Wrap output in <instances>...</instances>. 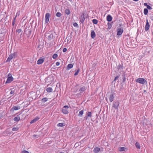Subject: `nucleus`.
I'll list each match as a JSON object with an SVG mask.
<instances>
[{
    "label": "nucleus",
    "mask_w": 153,
    "mask_h": 153,
    "mask_svg": "<svg viewBox=\"0 0 153 153\" xmlns=\"http://www.w3.org/2000/svg\"><path fill=\"white\" fill-rule=\"evenodd\" d=\"M79 71H80V69L79 68L78 69L77 71L75 72V73L74 74V75L75 76L77 75Z\"/></svg>",
    "instance_id": "72a5a7b5"
},
{
    "label": "nucleus",
    "mask_w": 153,
    "mask_h": 153,
    "mask_svg": "<svg viewBox=\"0 0 153 153\" xmlns=\"http://www.w3.org/2000/svg\"><path fill=\"white\" fill-rule=\"evenodd\" d=\"M20 108V106H14L11 109L12 110H17L19 109Z\"/></svg>",
    "instance_id": "a211bd4d"
},
{
    "label": "nucleus",
    "mask_w": 153,
    "mask_h": 153,
    "mask_svg": "<svg viewBox=\"0 0 153 153\" xmlns=\"http://www.w3.org/2000/svg\"><path fill=\"white\" fill-rule=\"evenodd\" d=\"M21 153H29V152L27 151L24 150L22 151Z\"/></svg>",
    "instance_id": "37998d69"
},
{
    "label": "nucleus",
    "mask_w": 153,
    "mask_h": 153,
    "mask_svg": "<svg viewBox=\"0 0 153 153\" xmlns=\"http://www.w3.org/2000/svg\"><path fill=\"white\" fill-rule=\"evenodd\" d=\"M8 76V77L6 82V83H10L13 80V78L12 77V75L11 74L9 73Z\"/></svg>",
    "instance_id": "7ed1b4c3"
},
{
    "label": "nucleus",
    "mask_w": 153,
    "mask_h": 153,
    "mask_svg": "<svg viewBox=\"0 0 153 153\" xmlns=\"http://www.w3.org/2000/svg\"><path fill=\"white\" fill-rule=\"evenodd\" d=\"M135 81L141 84L147 83V81L143 78H139L135 79Z\"/></svg>",
    "instance_id": "f257e3e1"
},
{
    "label": "nucleus",
    "mask_w": 153,
    "mask_h": 153,
    "mask_svg": "<svg viewBox=\"0 0 153 153\" xmlns=\"http://www.w3.org/2000/svg\"><path fill=\"white\" fill-rule=\"evenodd\" d=\"M122 79H123V82H124L126 81V77H127V74L126 73H124L123 74H122Z\"/></svg>",
    "instance_id": "1a4fd4ad"
},
{
    "label": "nucleus",
    "mask_w": 153,
    "mask_h": 153,
    "mask_svg": "<svg viewBox=\"0 0 153 153\" xmlns=\"http://www.w3.org/2000/svg\"><path fill=\"white\" fill-rule=\"evenodd\" d=\"M13 56L12 54H11L9 55V56L6 61V62H10L13 58Z\"/></svg>",
    "instance_id": "9b49d317"
},
{
    "label": "nucleus",
    "mask_w": 153,
    "mask_h": 153,
    "mask_svg": "<svg viewBox=\"0 0 153 153\" xmlns=\"http://www.w3.org/2000/svg\"><path fill=\"white\" fill-rule=\"evenodd\" d=\"M85 17L81 15L79 18L80 21L81 23L83 24L84 23V21L85 19Z\"/></svg>",
    "instance_id": "9d476101"
},
{
    "label": "nucleus",
    "mask_w": 153,
    "mask_h": 153,
    "mask_svg": "<svg viewBox=\"0 0 153 153\" xmlns=\"http://www.w3.org/2000/svg\"><path fill=\"white\" fill-rule=\"evenodd\" d=\"M22 31V30L20 29H17L16 30V32L18 33H20Z\"/></svg>",
    "instance_id": "a19ab883"
},
{
    "label": "nucleus",
    "mask_w": 153,
    "mask_h": 153,
    "mask_svg": "<svg viewBox=\"0 0 153 153\" xmlns=\"http://www.w3.org/2000/svg\"><path fill=\"white\" fill-rule=\"evenodd\" d=\"M100 150V148L98 147H96L94 149L93 151L95 153H97L99 152Z\"/></svg>",
    "instance_id": "4468645a"
},
{
    "label": "nucleus",
    "mask_w": 153,
    "mask_h": 153,
    "mask_svg": "<svg viewBox=\"0 0 153 153\" xmlns=\"http://www.w3.org/2000/svg\"><path fill=\"white\" fill-rule=\"evenodd\" d=\"M83 114V110H81L79 111V113L78 114V116L79 117H81Z\"/></svg>",
    "instance_id": "c85d7f7f"
},
{
    "label": "nucleus",
    "mask_w": 153,
    "mask_h": 153,
    "mask_svg": "<svg viewBox=\"0 0 153 153\" xmlns=\"http://www.w3.org/2000/svg\"><path fill=\"white\" fill-rule=\"evenodd\" d=\"M115 94L114 93L111 92L110 93H108V98L109 99V101L111 102H112L114 100Z\"/></svg>",
    "instance_id": "f03ea898"
},
{
    "label": "nucleus",
    "mask_w": 153,
    "mask_h": 153,
    "mask_svg": "<svg viewBox=\"0 0 153 153\" xmlns=\"http://www.w3.org/2000/svg\"><path fill=\"white\" fill-rule=\"evenodd\" d=\"M105 100H106V101H108V98L106 97H105Z\"/></svg>",
    "instance_id": "13d9d810"
},
{
    "label": "nucleus",
    "mask_w": 153,
    "mask_h": 153,
    "mask_svg": "<svg viewBox=\"0 0 153 153\" xmlns=\"http://www.w3.org/2000/svg\"><path fill=\"white\" fill-rule=\"evenodd\" d=\"M61 13L60 12H57L56 14V16L58 17H60L62 16Z\"/></svg>",
    "instance_id": "2f4dec72"
},
{
    "label": "nucleus",
    "mask_w": 153,
    "mask_h": 153,
    "mask_svg": "<svg viewBox=\"0 0 153 153\" xmlns=\"http://www.w3.org/2000/svg\"><path fill=\"white\" fill-rule=\"evenodd\" d=\"M86 89V88L85 86H83L82 87L80 88L79 90V91L81 92H83Z\"/></svg>",
    "instance_id": "b1692460"
},
{
    "label": "nucleus",
    "mask_w": 153,
    "mask_h": 153,
    "mask_svg": "<svg viewBox=\"0 0 153 153\" xmlns=\"http://www.w3.org/2000/svg\"><path fill=\"white\" fill-rule=\"evenodd\" d=\"M119 149V151L120 152L126 151L127 149L125 147H120Z\"/></svg>",
    "instance_id": "dca6fc26"
},
{
    "label": "nucleus",
    "mask_w": 153,
    "mask_h": 153,
    "mask_svg": "<svg viewBox=\"0 0 153 153\" xmlns=\"http://www.w3.org/2000/svg\"><path fill=\"white\" fill-rule=\"evenodd\" d=\"M50 17L51 15L49 13H47L46 14L45 19V22L46 23H48L49 22Z\"/></svg>",
    "instance_id": "39448f33"
},
{
    "label": "nucleus",
    "mask_w": 153,
    "mask_h": 153,
    "mask_svg": "<svg viewBox=\"0 0 153 153\" xmlns=\"http://www.w3.org/2000/svg\"><path fill=\"white\" fill-rule=\"evenodd\" d=\"M82 16H83L85 18H87L86 14L84 12H82Z\"/></svg>",
    "instance_id": "58836bf2"
},
{
    "label": "nucleus",
    "mask_w": 153,
    "mask_h": 153,
    "mask_svg": "<svg viewBox=\"0 0 153 153\" xmlns=\"http://www.w3.org/2000/svg\"><path fill=\"white\" fill-rule=\"evenodd\" d=\"M119 105V102L118 101L114 102L113 103L112 107L117 110Z\"/></svg>",
    "instance_id": "423d86ee"
},
{
    "label": "nucleus",
    "mask_w": 153,
    "mask_h": 153,
    "mask_svg": "<svg viewBox=\"0 0 153 153\" xmlns=\"http://www.w3.org/2000/svg\"><path fill=\"white\" fill-rule=\"evenodd\" d=\"M37 136V135L36 134H34L33 135V136L34 137H36Z\"/></svg>",
    "instance_id": "5fc2aeb1"
},
{
    "label": "nucleus",
    "mask_w": 153,
    "mask_h": 153,
    "mask_svg": "<svg viewBox=\"0 0 153 153\" xmlns=\"http://www.w3.org/2000/svg\"><path fill=\"white\" fill-rule=\"evenodd\" d=\"M135 145L137 149H140V146L139 143L138 142H136L135 143Z\"/></svg>",
    "instance_id": "5701e85b"
},
{
    "label": "nucleus",
    "mask_w": 153,
    "mask_h": 153,
    "mask_svg": "<svg viewBox=\"0 0 153 153\" xmlns=\"http://www.w3.org/2000/svg\"><path fill=\"white\" fill-rule=\"evenodd\" d=\"M150 27V25L149 24V23L148 22V20L147 19L146 20V24L145 25V31H147L148 30L149 28Z\"/></svg>",
    "instance_id": "6e6552de"
},
{
    "label": "nucleus",
    "mask_w": 153,
    "mask_h": 153,
    "mask_svg": "<svg viewBox=\"0 0 153 153\" xmlns=\"http://www.w3.org/2000/svg\"><path fill=\"white\" fill-rule=\"evenodd\" d=\"M123 32V30L122 28H117V35L118 36L121 35Z\"/></svg>",
    "instance_id": "0eeeda50"
},
{
    "label": "nucleus",
    "mask_w": 153,
    "mask_h": 153,
    "mask_svg": "<svg viewBox=\"0 0 153 153\" xmlns=\"http://www.w3.org/2000/svg\"><path fill=\"white\" fill-rule=\"evenodd\" d=\"M67 48H64L63 49L62 51L63 52H65L67 51Z\"/></svg>",
    "instance_id": "a18cd8bd"
},
{
    "label": "nucleus",
    "mask_w": 153,
    "mask_h": 153,
    "mask_svg": "<svg viewBox=\"0 0 153 153\" xmlns=\"http://www.w3.org/2000/svg\"><path fill=\"white\" fill-rule=\"evenodd\" d=\"M73 64H68V65L67 67V70H69L71 68H73Z\"/></svg>",
    "instance_id": "6ab92c4d"
},
{
    "label": "nucleus",
    "mask_w": 153,
    "mask_h": 153,
    "mask_svg": "<svg viewBox=\"0 0 153 153\" xmlns=\"http://www.w3.org/2000/svg\"><path fill=\"white\" fill-rule=\"evenodd\" d=\"M107 25L108 28L109 29H110L112 26L111 24L108 22L107 23Z\"/></svg>",
    "instance_id": "c9c22d12"
},
{
    "label": "nucleus",
    "mask_w": 153,
    "mask_h": 153,
    "mask_svg": "<svg viewBox=\"0 0 153 153\" xmlns=\"http://www.w3.org/2000/svg\"><path fill=\"white\" fill-rule=\"evenodd\" d=\"M144 15H146L148 13V10L146 8H145L144 9Z\"/></svg>",
    "instance_id": "cd10ccee"
},
{
    "label": "nucleus",
    "mask_w": 153,
    "mask_h": 153,
    "mask_svg": "<svg viewBox=\"0 0 153 153\" xmlns=\"http://www.w3.org/2000/svg\"><path fill=\"white\" fill-rule=\"evenodd\" d=\"M120 68H121V65L119 64V65H118L117 66V68L119 70Z\"/></svg>",
    "instance_id": "79ce46f5"
},
{
    "label": "nucleus",
    "mask_w": 153,
    "mask_h": 153,
    "mask_svg": "<svg viewBox=\"0 0 153 153\" xmlns=\"http://www.w3.org/2000/svg\"><path fill=\"white\" fill-rule=\"evenodd\" d=\"M16 16L14 18V19H13V21H14V20H15L16 21Z\"/></svg>",
    "instance_id": "4d7b16f0"
},
{
    "label": "nucleus",
    "mask_w": 153,
    "mask_h": 153,
    "mask_svg": "<svg viewBox=\"0 0 153 153\" xmlns=\"http://www.w3.org/2000/svg\"><path fill=\"white\" fill-rule=\"evenodd\" d=\"M3 33V30H0V34H2Z\"/></svg>",
    "instance_id": "8fccbe9b"
},
{
    "label": "nucleus",
    "mask_w": 153,
    "mask_h": 153,
    "mask_svg": "<svg viewBox=\"0 0 153 153\" xmlns=\"http://www.w3.org/2000/svg\"><path fill=\"white\" fill-rule=\"evenodd\" d=\"M73 25L74 26L76 27H79V26H78V24L76 22L74 23L73 24Z\"/></svg>",
    "instance_id": "ea45409f"
},
{
    "label": "nucleus",
    "mask_w": 153,
    "mask_h": 153,
    "mask_svg": "<svg viewBox=\"0 0 153 153\" xmlns=\"http://www.w3.org/2000/svg\"><path fill=\"white\" fill-rule=\"evenodd\" d=\"M60 64V63L59 62H57L56 63V66H59Z\"/></svg>",
    "instance_id": "09e8293b"
},
{
    "label": "nucleus",
    "mask_w": 153,
    "mask_h": 153,
    "mask_svg": "<svg viewBox=\"0 0 153 153\" xmlns=\"http://www.w3.org/2000/svg\"><path fill=\"white\" fill-rule=\"evenodd\" d=\"M146 92V91L144 90V92Z\"/></svg>",
    "instance_id": "e2e57ef3"
},
{
    "label": "nucleus",
    "mask_w": 153,
    "mask_h": 153,
    "mask_svg": "<svg viewBox=\"0 0 153 153\" xmlns=\"http://www.w3.org/2000/svg\"><path fill=\"white\" fill-rule=\"evenodd\" d=\"M31 30H29L28 31V33L30 35L31 33Z\"/></svg>",
    "instance_id": "603ef678"
},
{
    "label": "nucleus",
    "mask_w": 153,
    "mask_h": 153,
    "mask_svg": "<svg viewBox=\"0 0 153 153\" xmlns=\"http://www.w3.org/2000/svg\"><path fill=\"white\" fill-rule=\"evenodd\" d=\"M19 13H18V12H17L16 13V17L17 16H19Z\"/></svg>",
    "instance_id": "864d4df0"
},
{
    "label": "nucleus",
    "mask_w": 153,
    "mask_h": 153,
    "mask_svg": "<svg viewBox=\"0 0 153 153\" xmlns=\"http://www.w3.org/2000/svg\"><path fill=\"white\" fill-rule=\"evenodd\" d=\"M14 92H15L14 91L12 90L10 92V94H13L14 93Z\"/></svg>",
    "instance_id": "49530a36"
},
{
    "label": "nucleus",
    "mask_w": 153,
    "mask_h": 153,
    "mask_svg": "<svg viewBox=\"0 0 153 153\" xmlns=\"http://www.w3.org/2000/svg\"><path fill=\"white\" fill-rule=\"evenodd\" d=\"M44 61V59H39L37 62V64L38 65H40Z\"/></svg>",
    "instance_id": "f8f14e48"
},
{
    "label": "nucleus",
    "mask_w": 153,
    "mask_h": 153,
    "mask_svg": "<svg viewBox=\"0 0 153 153\" xmlns=\"http://www.w3.org/2000/svg\"><path fill=\"white\" fill-rule=\"evenodd\" d=\"M147 9H148L149 10H152V7L151 6H150L149 5H148L147 7Z\"/></svg>",
    "instance_id": "c03bdc74"
},
{
    "label": "nucleus",
    "mask_w": 153,
    "mask_h": 153,
    "mask_svg": "<svg viewBox=\"0 0 153 153\" xmlns=\"http://www.w3.org/2000/svg\"><path fill=\"white\" fill-rule=\"evenodd\" d=\"M65 125L64 123H60L57 124V126L59 127H63Z\"/></svg>",
    "instance_id": "a878e982"
},
{
    "label": "nucleus",
    "mask_w": 153,
    "mask_h": 153,
    "mask_svg": "<svg viewBox=\"0 0 153 153\" xmlns=\"http://www.w3.org/2000/svg\"><path fill=\"white\" fill-rule=\"evenodd\" d=\"M58 55L56 53L54 54L52 56L53 58L54 59H56Z\"/></svg>",
    "instance_id": "c756f323"
},
{
    "label": "nucleus",
    "mask_w": 153,
    "mask_h": 153,
    "mask_svg": "<svg viewBox=\"0 0 153 153\" xmlns=\"http://www.w3.org/2000/svg\"><path fill=\"white\" fill-rule=\"evenodd\" d=\"M133 0L134 1H138L139 0Z\"/></svg>",
    "instance_id": "bf43d9fd"
},
{
    "label": "nucleus",
    "mask_w": 153,
    "mask_h": 153,
    "mask_svg": "<svg viewBox=\"0 0 153 153\" xmlns=\"http://www.w3.org/2000/svg\"><path fill=\"white\" fill-rule=\"evenodd\" d=\"M87 115L88 117L91 116V112H87Z\"/></svg>",
    "instance_id": "e433bc0d"
},
{
    "label": "nucleus",
    "mask_w": 153,
    "mask_h": 153,
    "mask_svg": "<svg viewBox=\"0 0 153 153\" xmlns=\"http://www.w3.org/2000/svg\"><path fill=\"white\" fill-rule=\"evenodd\" d=\"M120 76V75L118 74V75H117L116 76H115L114 81L117 80L118 79V78H119Z\"/></svg>",
    "instance_id": "f704fd0d"
},
{
    "label": "nucleus",
    "mask_w": 153,
    "mask_h": 153,
    "mask_svg": "<svg viewBox=\"0 0 153 153\" xmlns=\"http://www.w3.org/2000/svg\"><path fill=\"white\" fill-rule=\"evenodd\" d=\"M15 22H16V21L15 20L13 21V22H12V25L13 26L14 25Z\"/></svg>",
    "instance_id": "de8ad7c7"
},
{
    "label": "nucleus",
    "mask_w": 153,
    "mask_h": 153,
    "mask_svg": "<svg viewBox=\"0 0 153 153\" xmlns=\"http://www.w3.org/2000/svg\"><path fill=\"white\" fill-rule=\"evenodd\" d=\"M48 39L49 40H51L53 38V35L52 34H50L48 36Z\"/></svg>",
    "instance_id": "393cba45"
},
{
    "label": "nucleus",
    "mask_w": 153,
    "mask_h": 153,
    "mask_svg": "<svg viewBox=\"0 0 153 153\" xmlns=\"http://www.w3.org/2000/svg\"><path fill=\"white\" fill-rule=\"evenodd\" d=\"M92 22L94 24H97L98 23V21L96 19H93L92 20Z\"/></svg>",
    "instance_id": "bb28decb"
},
{
    "label": "nucleus",
    "mask_w": 153,
    "mask_h": 153,
    "mask_svg": "<svg viewBox=\"0 0 153 153\" xmlns=\"http://www.w3.org/2000/svg\"><path fill=\"white\" fill-rule=\"evenodd\" d=\"M19 129L18 127H13L12 128V130L13 131H17Z\"/></svg>",
    "instance_id": "473e14b6"
},
{
    "label": "nucleus",
    "mask_w": 153,
    "mask_h": 153,
    "mask_svg": "<svg viewBox=\"0 0 153 153\" xmlns=\"http://www.w3.org/2000/svg\"><path fill=\"white\" fill-rule=\"evenodd\" d=\"M91 37L92 39H94L96 36V35L94 31V30L91 31Z\"/></svg>",
    "instance_id": "2eb2a0df"
},
{
    "label": "nucleus",
    "mask_w": 153,
    "mask_h": 153,
    "mask_svg": "<svg viewBox=\"0 0 153 153\" xmlns=\"http://www.w3.org/2000/svg\"><path fill=\"white\" fill-rule=\"evenodd\" d=\"M65 13L66 14L68 15L70 14L71 12L69 9H66L65 10Z\"/></svg>",
    "instance_id": "412c9836"
},
{
    "label": "nucleus",
    "mask_w": 153,
    "mask_h": 153,
    "mask_svg": "<svg viewBox=\"0 0 153 153\" xmlns=\"http://www.w3.org/2000/svg\"><path fill=\"white\" fill-rule=\"evenodd\" d=\"M112 20V17H111V16L110 15H108L107 16V21L108 22H111Z\"/></svg>",
    "instance_id": "f3484780"
},
{
    "label": "nucleus",
    "mask_w": 153,
    "mask_h": 153,
    "mask_svg": "<svg viewBox=\"0 0 153 153\" xmlns=\"http://www.w3.org/2000/svg\"><path fill=\"white\" fill-rule=\"evenodd\" d=\"M12 56H13V57L14 58H15L16 57V56L17 55V53L16 52H14L13 54H12Z\"/></svg>",
    "instance_id": "4c0bfd02"
},
{
    "label": "nucleus",
    "mask_w": 153,
    "mask_h": 153,
    "mask_svg": "<svg viewBox=\"0 0 153 153\" xmlns=\"http://www.w3.org/2000/svg\"><path fill=\"white\" fill-rule=\"evenodd\" d=\"M48 99L47 98H43L42 100V101L43 102H45L48 101Z\"/></svg>",
    "instance_id": "7c9ffc66"
},
{
    "label": "nucleus",
    "mask_w": 153,
    "mask_h": 153,
    "mask_svg": "<svg viewBox=\"0 0 153 153\" xmlns=\"http://www.w3.org/2000/svg\"><path fill=\"white\" fill-rule=\"evenodd\" d=\"M68 1H72L71 0H68Z\"/></svg>",
    "instance_id": "052dcab7"
},
{
    "label": "nucleus",
    "mask_w": 153,
    "mask_h": 153,
    "mask_svg": "<svg viewBox=\"0 0 153 153\" xmlns=\"http://www.w3.org/2000/svg\"><path fill=\"white\" fill-rule=\"evenodd\" d=\"M21 115V114H20L19 115H18L16 117H15L14 118L13 120L15 121L16 122H18L20 120L19 116Z\"/></svg>",
    "instance_id": "ddd939ff"
},
{
    "label": "nucleus",
    "mask_w": 153,
    "mask_h": 153,
    "mask_svg": "<svg viewBox=\"0 0 153 153\" xmlns=\"http://www.w3.org/2000/svg\"><path fill=\"white\" fill-rule=\"evenodd\" d=\"M122 65H121V68L122 69H123V64L122 63Z\"/></svg>",
    "instance_id": "6e6d98bb"
},
{
    "label": "nucleus",
    "mask_w": 153,
    "mask_h": 153,
    "mask_svg": "<svg viewBox=\"0 0 153 153\" xmlns=\"http://www.w3.org/2000/svg\"><path fill=\"white\" fill-rule=\"evenodd\" d=\"M81 93H82L81 92L79 94H80V95L81 94Z\"/></svg>",
    "instance_id": "680f3d73"
},
{
    "label": "nucleus",
    "mask_w": 153,
    "mask_h": 153,
    "mask_svg": "<svg viewBox=\"0 0 153 153\" xmlns=\"http://www.w3.org/2000/svg\"><path fill=\"white\" fill-rule=\"evenodd\" d=\"M144 6H147V7L149 5L147 4L146 3H144Z\"/></svg>",
    "instance_id": "3c124183"
},
{
    "label": "nucleus",
    "mask_w": 153,
    "mask_h": 153,
    "mask_svg": "<svg viewBox=\"0 0 153 153\" xmlns=\"http://www.w3.org/2000/svg\"><path fill=\"white\" fill-rule=\"evenodd\" d=\"M46 91L48 92H52L53 89L52 88L49 87L47 88Z\"/></svg>",
    "instance_id": "4be33fe9"
},
{
    "label": "nucleus",
    "mask_w": 153,
    "mask_h": 153,
    "mask_svg": "<svg viewBox=\"0 0 153 153\" xmlns=\"http://www.w3.org/2000/svg\"><path fill=\"white\" fill-rule=\"evenodd\" d=\"M69 107L68 105H65L64 106L63 108L62 109V112L64 114H67L68 113V109Z\"/></svg>",
    "instance_id": "20e7f679"
},
{
    "label": "nucleus",
    "mask_w": 153,
    "mask_h": 153,
    "mask_svg": "<svg viewBox=\"0 0 153 153\" xmlns=\"http://www.w3.org/2000/svg\"><path fill=\"white\" fill-rule=\"evenodd\" d=\"M39 118L38 117H36L35 118L32 120L30 122L31 124L37 121Z\"/></svg>",
    "instance_id": "aec40b11"
}]
</instances>
